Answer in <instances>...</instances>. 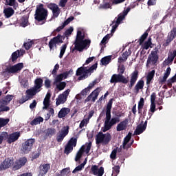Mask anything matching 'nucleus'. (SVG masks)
<instances>
[{"label": "nucleus", "mask_w": 176, "mask_h": 176, "mask_svg": "<svg viewBox=\"0 0 176 176\" xmlns=\"http://www.w3.org/2000/svg\"><path fill=\"white\" fill-rule=\"evenodd\" d=\"M54 85H55L56 89L59 90V91H61V90H64V89H65V87L67 86V83L65 82H54Z\"/></svg>", "instance_id": "36"}, {"label": "nucleus", "mask_w": 176, "mask_h": 176, "mask_svg": "<svg viewBox=\"0 0 176 176\" xmlns=\"http://www.w3.org/2000/svg\"><path fill=\"white\" fill-rule=\"evenodd\" d=\"M3 13L6 17H7V19H9V17H12V16L14 14V10H12V8H8L4 9Z\"/></svg>", "instance_id": "34"}, {"label": "nucleus", "mask_w": 176, "mask_h": 176, "mask_svg": "<svg viewBox=\"0 0 176 176\" xmlns=\"http://www.w3.org/2000/svg\"><path fill=\"white\" fill-rule=\"evenodd\" d=\"M6 137L7 138V142H8V144H12V142H14L19 140L20 133L15 132L10 135H8V133H6Z\"/></svg>", "instance_id": "23"}, {"label": "nucleus", "mask_w": 176, "mask_h": 176, "mask_svg": "<svg viewBox=\"0 0 176 176\" xmlns=\"http://www.w3.org/2000/svg\"><path fill=\"white\" fill-rule=\"evenodd\" d=\"M102 89L100 87L96 88L94 91L91 93V94L87 98L85 101L87 102L89 101H92L94 102L96 100L98 97V94H100V91H101Z\"/></svg>", "instance_id": "15"}, {"label": "nucleus", "mask_w": 176, "mask_h": 176, "mask_svg": "<svg viewBox=\"0 0 176 176\" xmlns=\"http://www.w3.org/2000/svg\"><path fill=\"white\" fill-rule=\"evenodd\" d=\"M147 36H148V33L145 32L144 34H143V35H142L140 38V43H142V42L145 41V39H146Z\"/></svg>", "instance_id": "59"}, {"label": "nucleus", "mask_w": 176, "mask_h": 176, "mask_svg": "<svg viewBox=\"0 0 176 176\" xmlns=\"http://www.w3.org/2000/svg\"><path fill=\"white\" fill-rule=\"evenodd\" d=\"M20 56V50H17L12 54V61H16Z\"/></svg>", "instance_id": "45"}, {"label": "nucleus", "mask_w": 176, "mask_h": 176, "mask_svg": "<svg viewBox=\"0 0 176 176\" xmlns=\"http://www.w3.org/2000/svg\"><path fill=\"white\" fill-rule=\"evenodd\" d=\"M11 100H13V96L12 95H8L3 100H2L3 102H4L6 104H9V102H10Z\"/></svg>", "instance_id": "50"}, {"label": "nucleus", "mask_w": 176, "mask_h": 176, "mask_svg": "<svg viewBox=\"0 0 176 176\" xmlns=\"http://www.w3.org/2000/svg\"><path fill=\"white\" fill-rule=\"evenodd\" d=\"M51 83H52V82L50 81V80L46 79L45 81V87H47V89H49V87H50Z\"/></svg>", "instance_id": "63"}, {"label": "nucleus", "mask_w": 176, "mask_h": 176, "mask_svg": "<svg viewBox=\"0 0 176 176\" xmlns=\"http://www.w3.org/2000/svg\"><path fill=\"white\" fill-rule=\"evenodd\" d=\"M69 173V168H66L61 170V175H66V174H68Z\"/></svg>", "instance_id": "64"}, {"label": "nucleus", "mask_w": 176, "mask_h": 176, "mask_svg": "<svg viewBox=\"0 0 176 176\" xmlns=\"http://www.w3.org/2000/svg\"><path fill=\"white\" fill-rule=\"evenodd\" d=\"M6 2L10 6H14V3H16V0H6Z\"/></svg>", "instance_id": "57"}, {"label": "nucleus", "mask_w": 176, "mask_h": 176, "mask_svg": "<svg viewBox=\"0 0 176 176\" xmlns=\"http://www.w3.org/2000/svg\"><path fill=\"white\" fill-rule=\"evenodd\" d=\"M130 12V8H126V10H124L122 13L120 14L117 21L114 25H113L111 32H115L118 27H119V24L122 23V21L124 19V17L127 16V14Z\"/></svg>", "instance_id": "8"}, {"label": "nucleus", "mask_w": 176, "mask_h": 176, "mask_svg": "<svg viewBox=\"0 0 176 176\" xmlns=\"http://www.w3.org/2000/svg\"><path fill=\"white\" fill-rule=\"evenodd\" d=\"M25 163H27V158L21 157L17 160L14 164L13 168L14 170H20L23 167V166H25Z\"/></svg>", "instance_id": "21"}, {"label": "nucleus", "mask_w": 176, "mask_h": 176, "mask_svg": "<svg viewBox=\"0 0 176 176\" xmlns=\"http://www.w3.org/2000/svg\"><path fill=\"white\" fill-rule=\"evenodd\" d=\"M91 170L94 175L102 176L104 175V168L102 166L99 167L97 165H93L91 168Z\"/></svg>", "instance_id": "19"}, {"label": "nucleus", "mask_w": 176, "mask_h": 176, "mask_svg": "<svg viewBox=\"0 0 176 176\" xmlns=\"http://www.w3.org/2000/svg\"><path fill=\"white\" fill-rule=\"evenodd\" d=\"M73 74H74V71L72 69H70L69 72H65V73L58 75L56 77L54 82L55 83L60 82L61 80L64 79H67V78L71 76V75H73Z\"/></svg>", "instance_id": "14"}, {"label": "nucleus", "mask_w": 176, "mask_h": 176, "mask_svg": "<svg viewBox=\"0 0 176 176\" xmlns=\"http://www.w3.org/2000/svg\"><path fill=\"white\" fill-rule=\"evenodd\" d=\"M22 68H24V63H20L15 65L8 67L7 69L8 72L10 74H16V72H20Z\"/></svg>", "instance_id": "18"}, {"label": "nucleus", "mask_w": 176, "mask_h": 176, "mask_svg": "<svg viewBox=\"0 0 176 176\" xmlns=\"http://www.w3.org/2000/svg\"><path fill=\"white\" fill-rule=\"evenodd\" d=\"M143 89H144V81L139 80L135 87V90L136 93H138L140 90H142Z\"/></svg>", "instance_id": "38"}, {"label": "nucleus", "mask_w": 176, "mask_h": 176, "mask_svg": "<svg viewBox=\"0 0 176 176\" xmlns=\"http://www.w3.org/2000/svg\"><path fill=\"white\" fill-rule=\"evenodd\" d=\"M111 83H116L118 82H122V83H127L129 80L124 78L122 75L118 74H114L113 75L111 79Z\"/></svg>", "instance_id": "22"}, {"label": "nucleus", "mask_w": 176, "mask_h": 176, "mask_svg": "<svg viewBox=\"0 0 176 176\" xmlns=\"http://www.w3.org/2000/svg\"><path fill=\"white\" fill-rule=\"evenodd\" d=\"M96 80L92 81L91 82L89 83V85H88L87 88L89 90H91V89H93L94 87V86H96Z\"/></svg>", "instance_id": "61"}, {"label": "nucleus", "mask_w": 176, "mask_h": 176, "mask_svg": "<svg viewBox=\"0 0 176 176\" xmlns=\"http://www.w3.org/2000/svg\"><path fill=\"white\" fill-rule=\"evenodd\" d=\"M84 168L83 164H80L75 168L73 170V174L78 173V171H81Z\"/></svg>", "instance_id": "52"}, {"label": "nucleus", "mask_w": 176, "mask_h": 176, "mask_svg": "<svg viewBox=\"0 0 176 176\" xmlns=\"http://www.w3.org/2000/svg\"><path fill=\"white\" fill-rule=\"evenodd\" d=\"M97 69V64L93 65L91 67H80L76 71V76L78 77V80H83V79H86L87 76L91 75V73L94 72V70Z\"/></svg>", "instance_id": "3"}, {"label": "nucleus", "mask_w": 176, "mask_h": 176, "mask_svg": "<svg viewBox=\"0 0 176 176\" xmlns=\"http://www.w3.org/2000/svg\"><path fill=\"white\" fill-rule=\"evenodd\" d=\"M89 93H90V90L87 87L85 89H84L82 91H81V94L82 96H86V94H89Z\"/></svg>", "instance_id": "60"}, {"label": "nucleus", "mask_w": 176, "mask_h": 176, "mask_svg": "<svg viewBox=\"0 0 176 176\" xmlns=\"http://www.w3.org/2000/svg\"><path fill=\"white\" fill-rule=\"evenodd\" d=\"M176 36V28H173L168 34L166 43H164V46H168V43L174 40Z\"/></svg>", "instance_id": "25"}, {"label": "nucleus", "mask_w": 176, "mask_h": 176, "mask_svg": "<svg viewBox=\"0 0 176 176\" xmlns=\"http://www.w3.org/2000/svg\"><path fill=\"white\" fill-rule=\"evenodd\" d=\"M41 122H43V118L38 117V118H34L30 122V124H32V126H36V124H39V123H41Z\"/></svg>", "instance_id": "40"}, {"label": "nucleus", "mask_w": 176, "mask_h": 176, "mask_svg": "<svg viewBox=\"0 0 176 176\" xmlns=\"http://www.w3.org/2000/svg\"><path fill=\"white\" fill-rule=\"evenodd\" d=\"M28 25V19L22 18V23H21L22 27H27Z\"/></svg>", "instance_id": "55"}, {"label": "nucleus", "mask_w": 176, "mask_h": 176, "mask_svg": "<svg viewBox=\"0 0 176 176\" xmlns=\"http://www.w3.org/2000/svg\"><path fill=\"white\" fill-rule=\"evenodd\" d=\"M72 20H74L73 16H70L69 18H68L65 22L63 26H60L56 29V31L58 32H60V30H63V28H64V27L65 25H68V24H69L70 21H72Z\"/></svg>", "instance_id": "39"}, {"label": "nucleus", "mask_w": 176, "mask_h": 176, "mask_svg": "<svg viewBox=\"0 0 176 176\" xmlns=\"http://www.w3.org/2000/svg\"><path fill=\"white\" fill-rule=\"evenodd\" d=\"M50 170V164H45L43 165L40 166V171H39V175L43 176L45 174L47 173V171Z\"/></svg>", "instance_id": "27"}, {"label": "nucleus", "mask_w": 176, "mask_h": 176, "mask_svg": "<svg viewBox=\"0 0 176 176\" xmlns=\"http://www.w3.org/2000/svg\"><path fill=\"white\" fill-rule=\"evenodd\" d=\"M52 96V94L50 93L47 92V94L45 96V98L43 101V109H47L49 107V105H50V97Z\"/></svg>", "instance_id": "31"}, {"label": "nucleus", "mask_w": 176, "mask_h": 176, "mask_svg": "<svg viewBox=\"0 0 176 176\" xmlns=\"http://www.w3.org/2000/svg\"><path fill=\"white\" fill-rule=\"evenodd\" d=\"M57 43H63V37L60 35H58L56 37L50 40L49 43L50 49L51 50L54 49Z\"/></svg>", "instance_id": "17"}, {"label": "nucleus", "mask_w": 176, "mask_h": 176, "mask_svg": "<svg viewBox=\"0 0 176 176\" xmlns=\"http://www.w3.org/2000/svg\"><path fill=\"white\" fill-rule=\"evenodd\" d=\"M111 62V56H106L102 58L100 63L102 65H108Z\"/></svg>", "instance_id": "41"}, {"label": "nucleus", "mask_w": 176, "mask_h": 176, "mask_svg": "<svg viewBox=\"0 0 176 176\" xmlns=\"http://www.w3.org/2000/svg\"><path fill=\"white\" fill-rule=\"evenodd\" d=\"M109 38H111V36H109V34H107L101 41L100 42V46H102V45H107V42H108V41H109Z\"/></svg>", "instance_id": "49"}, {"label": "nucleus", "mask_w": 176, "mask_h": 176, "mask_svg": "<svg viewBox=\"0 0 176 176\" xmlns=\"http://www.w3.org/2000/svg\"><path fill=\"white\" fill-rule=\"evenodd\" d=\"M73 32H74V28H69L65 32V36H69V35H71V34H72Z\"/></svg>", "instance_id": "53"}, {"label": "nucleus", "mask_w": 176, "mask_h": 176, "mask_svg": "<svg viewBox=\"0 0 176 176\" xmlns=\"http://www.w3.org/2000/svg\"><path fill=\"white\" fill-rule=\"evenodd\" d=\"M76 138H72L67 144L65 148V153L66 155H69L71 152H72L74 149V146H76Z\"/></svg>", "instance_id": "13"}, {"label": "nucleus", "mask_w": 176, "mask_h": 176, "mask_svg": "<svg viewBox=\"0 0 176 176\" xmlns=\"http://www.w3.org/2000/svg\"><path fill=\"white\" fill-rule=\"evenodd\" d=\"M42 83H43V80L41 78H37L35 80L34 87L30 89H28L26 91V94H27L26 100L31 98L33 96H35L36 93H39V91H41V87H42Z\"/></svg>", "instance_id": "4"}, {"label": "nucleus", "mask_w": 176, "mask_h": 176, "mask_svg": "<svg viewBox=\"0 0 176 176\" xmlns=\"http://www.w3.org/2000/svg\"><path fill=\"white\" fill-rule=\"evenodd\" d=\"M120 168L118 166H116L113 168V174H119V172H120Z\"/></svg>", "instance_id": "56"}, {"label": "nucleus", "mask_w": 176, "mask_h": 176, "mask_svg": "<svg viewBox=\"0 0 176 176\" xmlns=\"http://www.w3.org/2000/svg\"><path fill=\"white\" fill-rule=\"evenodd\" d=\"M33 45H34V41H28V42L25 43L23 44V46H24L25 49H26V50H30V49H31V47Z\"/></svg>", "instance_id": "46"}, {"label": "nucleus", "mask_w": 176, "mask_h": 176, "mask_svg": "<svg viewBox=\"0 0 176 176\" xmlns=\"http://www.w3.org/2000/svg\"><path fill=\"white\" fill-rule=\"evenodd\" d=\"M35 144V140L34 139H29L26 142H25L23 146V152L24 153H28L32 149V146Z\"/></svg>", "instance_id": "11"}, {"label": "nucleus", "mask_w": 176, "mask_h": 176, "mask_svg": "<svg viewBox=\"0 0 176 176\" xmlns=\"http://www.w3.org/2000/svg\"><path fill=\"white\" fill-rule=\"evenodd\" d=\"M48 8L52 11L53 17H58V15L60 14V8H58V6L55 3H50L48 4Z\"/></svg>", "instance_id": "24"}, {"label": "nucleus", "mask_w": 176, "mask_h": 176, "mask_svg": "<svg viewBox=\"0 0 176 176\" xmlns=\"http://www.w3.org/2000/svg\"><path fill=\"white\" fill-rule=\"evenodd\" d=\"M65 50H67V45L66 44L63 45L60 47V52L59 54V58H63V56H64V53H65Z\"/></svg>", "instance_id": "47"}, {"label": "nucleus", "mask_w": 176, "mask_h": 176, "mask_svg": "<svg viewBox=\"0 0 176 176\" xmlns=\"http://www.w3.org/2000/svg\"><path fill=\"white\" fill-rule=\"evenodd\" d=\"M131 139V133H129V134L124 138V142L122 144V148L123 149H129L130 146H131V144H129V142Z\"/></svg>", "instance_id": "28"}, {"label": "nucleus", "mask_w": 176, "mask_h": 176, "mask_svg": "<svg viewBox=\"0 0 176 176\" xmlns=\"http://www.w3.org/2000/svg\"><path fill=\"white\" fill-rule=\"evenodd\" d=\"M90 149H91V142L86 143L82 145L76 155V162H78V160L82 157V155H83L85 152L87 154L89 153V152H90Z\"/></svg>", "instance_id": "7"}, {"label": "nucleus", "mask_w": 176, "mask_h": 176, "mask_svg": "<svg viewBox=\"0 0 176 176\" xmlns=\"http://www.w3.org/2000/svg\"><path fill=\"white\" fill-rule=\"evenodd\" d=\"M116 153H117L116 149L113 150V151L111 152V154L110 155L111 159H116Z\"/></svg>", "instance_id": "62"}, {"label": "nucleus", "mask_w": 176, "mask_h": 176, "mask_svg": "<svg viewBox=\"0 0 176 176\" xmlns=\"http://www.w3.org/2000/svg\"><path fill=\"white\" fill-rule=\"evenodd\" d=\"M6 105H8V104L3 102V100L0 101V112H8V111H9L10 108Z\"/></svg>", "instance_id": "37"}, {"label": "nucleus", "mask_w": 176, "mask_h": 176, "mask_svg": "<svg viewBox=\"0 0 176 176\" xmlns=\"http://www.w3.org/2000/svg\"><path fill=\"white\" fill-rule=\"evenodd\" d=\"M170 74H171V68L168 67L166 69V71L163 78H160V82L161 83H164V82H166V80H167V78H168V76H170Z\"/></svg>", "instance_id": "35"}, {"label": "nucleus", "mask_w": 176, "mask_h": 176, "mask_svg": "<svg viewBox=\"0 0 176 176\" xmlns=\"http://www.w3.org/2000/svg\"><path fill=\"white\" fill-rule=\"evenodd\" d=\"M111 134L102 133H99L96 135V144H102L103 145H107L111 141Z\"/></svg>", "instance_id": "6"}, {"label": "nucleus", "mask_w": 176, "mask_h": 176, "mask_svg": "<svg viewBox=\"0 0 176 176\" xmlns=\"http://www.w3.org/2000/svg\"><path fill=\"white\" fill-rule=\"evenodd\" d=\"M145 104V101L144 100V98H141L140 100L138 103V112L141 113L142 112V108H144V104Z\"/></svg>", "instance_id": "42"}, {"label": "nucleus", "mask_w": 176, "mask_h": 176, "mask_svg": "<svg viewBox=\"0 0 176 176\" xmlns=\"http://www.w3.org/2000/svg\"><path fill=\"white\" fill-rule=\"evenodd\" d=\"M112 99H111L107 106V111H106V120L104 122V126L102 128V131L105 133V131H108V130L111 129V127L113 126V124H116L118 123V118H112L111 120V109H112Z\"/></svg>", "instance_id": "2"}, {"label": "nucleus", "mask_w": 176, "mask_h": 176, "mask_svg": "<svg viewBox=\"0 0 176 176\" xmlns=\"http://www.w3.org/2000/svg\"><path fill=\"white\" fill-rule=\"evenodd\" d=\"M21 85L23 87H28V80H27V78L22 79L21 81Z\"/></svg>", "instance_id": "54"}, {"label": "nucleus", "mask_w": 176, "mask_h": 176, "mask_svg": "<svg viewBox=\"0 0 176 176\" xmlns=\"http://www.w3.org/2000/svg\"><path fill=\"white\" fill-rule=\"evenodd\" d=\"M148 123V121H145L144 124V123H141L140 124H139L134 134H135L136 135H138L142 133H144V131H145V129H146V124Z\"/></svg>", "instance_id": "26"}, {"label": "nucleus", "mask_w": 176, "mask_h": 176, "mask_svg": "<svg viewBox=\"0 0 176 176\" xmlns=\"http://www.w3.org/2000/svg\"><path fill=\"white\" fill-rule=\"evenodd\" d=\"M151 45L152 42L151 41V38H148V41H146L143 45V49H145V50H148L149 47H151Z\"/></svg>", "instance_id": "48"}, {"label": "nucleus", "mask_w": 176, "mask_h": 176, "mask_svg": "<svg viewBox=\"0 0 176 176\" xmlns=\"http://www.w3.org/2000/svg\"><path fill=\"white\" fill-rule=\"evenodd\" d=\"M100 8L102 9H109V8H111V4L109 3H106L100 6Z\"/></svg>", "instance_id": "58"}, {"label": "nucleus", "mask_w": 176, "mask_h": 176, "mask_svg": "<svg viewBox=\"0 0 176 176\" xmlns=\"http://www.w3.org/2000/svg\"><path fill=\"white\" fill-rule=\"evenodd\" d=\"M14 162L13 158H6L1 164H0V171H3L9 168L10 166H13Z\"/></svg>", "instance_id": "12"}, {"label": "nucleus", "mask_w": 176, "mask_h": 176, "mask_svg": "<svg viewBox=\"0 0 176 176\" xmlns=\"http://www.w3.org/2000/svg\"><path fill=\"white\" fill-rule=\"evenodd\" d=\"M157 54L156 52H151V54L148 56L147 60V65H155V63H157Z\"/></svg>", "instance_id": "20"}, {"label": "nucleus", "mask_w": 176, "mask_h": 176, "mask_svg": "<svg viewBox=\"0 0 176 176\" xmlns=\"http://www.w3.org/2000/svg\"><path fill=\"white\" fill-rule=\"evenodd\" d=\"M153 76H155V70H153L150 73H148L146 81L147 85H149V83H151V80L153 79Z\"/></svg>", "instance_id": "44"}, {"label": "nucleus", "mask_w": 176, "mask_h": 176, "mask_svg": "<svg viewBox=\"0 0 176 176\" xmlns=\"http://www.w3.org/2000/svg\"><path fill=\"white\" fill-rule=\"evenodd\" d=\"M69 93H71V89H67L63 94H60L56 98V104L57 106L60 105V104H64L65 101H67V98H68V96H69Z\"/></svg>", "instance_id": "9"}, {"label": "nucleus", "mask_w": 176, "mask_h": 176, "mask_svg": "<svg viewBox=\"0 0 176 176\" xmlns=\"http://www.w3.org/2000/svg\"><path fill=\"white\" fill-rule=\"evenodd\" d=\"M47 18V10L43 7V5L40 4L36 6V12L34 14V19L37 21H42L46 20Z\"/></svg>", "instance_id": "5"}, {"label": "nucleus", "mask_w": 176, "mask_h": 176, "mask_svg": "<svg viewBox=\"0 0 176 176\" xmlns=\"http://www.w3.org/2000/svg\"><path fill=\"white\" fill-rule=\"evenodd\" d=\"M130 54H131V52L130 51V50L124 52L122 56L119 57L118 63H120V64H122V63H124V61L127 60V57H129Z\"/></svg>", "instance_id": "29"}, {"label": "nucleus", "mask_w": 176, "mask_h": 176, "mask_svg": "<svg viewBox=\"0 0 176 176\" xmlns=\"http://www.w3.org/2000/svg\"><path fill=\"white\" fill-rule=\"evenodd\" d=\"M69 131V126H66L63 128L61 131L59 132V133L57 135V141L58 142H61L64 138L68 135V133Z\"/></svg>", "instance_id": "16"}, {"label": "nucleus", "mask_w": 176, "mask_h": 176, "mask_svg": "<svg viewBox=\"0 0 176 176\" xmlns=\"http://www.w3.org/2000/svg\"><path fill=\"white\" fill-rule=\"evenodd\" d=\"M155 101H156V94L153 93L151 95L150 112L148 113L149 119L152 118V115H153L154 112L156 111V103H155Z\"/></svg>", "instance_id": "10"}, {"label": "nucleus", "mask_w": 176, "mask_h": 176, "mask_svg": "<svg viewBox=\"0 0 176 176\" xmlns=\"http://www.w3.org/2000/svg\"><path fill=\"white\" fill-rule=\"evenodd\" d=\"M87 123H89V118L83 119L80 124V129H83L85 126L87 125Z\"/></svg>", "instance_id": "51"}, {"label": "nucleus", "mask_w": 176, "mask_h": 176, "mask_svg": "<svg viewBox=\"0 0 176 176\" xmlns=\"http://www.w3.org/2000/svg\"><path fill=\"white\" fill-rule=\"evenodd\" d=\"M9 120L8 118H0V129L6 126L9 123Z\"/></svg>", "instance_id": "43"}, {"label": "nucleus", "mask_w": 176, "mask_h": 176, "mask_svg": "<svg viewBox=\"0 0 176 176\" xmlns=\"http://www.w3.org/2000/svg\"><path fill=\"white\" fill-rule=\"evenodd\" d=\"M137 79H138V72L135 71L131 74V87H133V86H134L135 82H137Z\"/></svg>", "instance_id": "33"}, {"label": "nucleus", "mask_w": 176, "mask_h": 176, "mask_svg": "<svg viewBox=\"0 0 176 176\" xmlns=\"http://www.w3.org/2000/svg\"><path fill=\"white\" fill-rule=\"evenodd\" d=\"M127 123H129L128 120H125L120 122V124H118L117 125V131H123V130H126V128L127 127Z\"/></svg>", "instance_id": "32"}, {"label": "nucleus", "mask_w": 176, "mask_h": 176, "mask_svg": "<svg viewBox=\"0 0 176 176\" xmlns=\"http://www.w3.org/2000/svg\"><path fill=\"white\" fill-rule=\"evenodd\" d=\"M74 45L78 52H83L90 46V40L85 38V33L80 29H78Z\"/></svg>", "instance_id": "1"}, {"label": "nucleus", "mask_w": 176, "mask_h": 176, "mask_svg": "<svg viewBox=\"0 0 176 176\" xmlns=\"http://www.w3.org/2000/svg\"><path fill=\"white\" fill-rule=\"evenodd\" d=\"M69 112H70V110L69 108L63 107L58 112V118H60V119H61L63 118H65V116H67V115H68V113H69Z\"/></svg>", "instance_id": "30"}]
</instances>
